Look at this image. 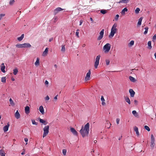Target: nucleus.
I'll list each match as a JSON object with an SVG mask.
<instances>
[{"mask_svg":"<svg viewBox=\"0 0 156 156\" xmlns=\"http://www.w3.org/2000/svg\"><path fill=\"white\" fill-rule=\"evenodd\" d=\"M89 127L90 124L88 122L85 125L84 127L83 126H82L80 132L83 137L88 135L89 131Z\"/></svg>","mask_w":156,"mask_h":156,"instance_id":"nucleus-1","label":"nucleus"},{"mask_svg":"<svg viewBox=\"0 0 156 156\" xmlns=\"http://www.w3.org/2000/svg\"><path fill=\"white\" fill-rule=\"evenodd\" d=\"M49 126H45L43 128L44 133L43 137L46 136L49 133Z\"/></svg>","mask_w":156,"mask_h":156,"instance_id":"nucleus-2","label":"nucleus"},{"mask_svg":"<svg viewBox=\"0 0 156 156\" xmlns=\"http://www.w3.org/2000/svg\"><path fill=\"white\" fill-rule=\"evenodd\" d=\"M111 45L109 43H107L103 47V49L105 50V52H108L111 48Z\"/></svg>","mask_w":156,"mask_h":156,"instance_id":"nucleus-3","label":"nucleus"},{"mask_svg":"<svg viewBox=\"0 0 156 156\" xmlns=\"http://www.w3.org/2000/svg\"><path fill=\"white\" fill-rule=\"evenodd\" d=\"M100 57L101 56L100 55H98L96 57L94 65V66L95 69H97L98 68V66L99 65V60Z\"/></svg>","mask_w":156,"mask_h":156,"instance_id":"nucleus-4","label":"nucleus"},{"mask_svg":"<svg viewBox=\"0 0 156 156\" xmlns=\"http://www.w3.org/2000/svg\"><path fill=\"white\" fill-rule=\"evenodd\" d=\"M117 29H113V28H112L111 30V32L110 34L109 35V37L110 38H112L113 37L114 34L116 33Z\"/></svg>","mask_w":156,"mask_h":156,"instance_id":"nucleus-5","label":"nucleus"},{"mask_svg":"<svg viewBox=\"0 0 156 156\" xmlns=\"http://www.w3.org/2000/svg\"><path fill=\"white\" fill-rule=\"evenodd\" d=\"M104 29H103L100 31L99 33L100 35L97 38L98 40H100L102 38L104 34Z\"/></svg>","mask_w":156,"mask_h":156,"instance_id":"nucleus-6","label":"nucleus"},{"mask_svg":"<svg viewBox=\"0 0 156 156\" xmlns=\"http://www.w3.org/2000/svg\"><path fill=\"white\" fill-rule=\"evenodd\" d=\"M91 74L90 70H88V72L87 73L86 76L85 77V80L86 81H88L90 80V77Z\"/></svg>","mask_w":156,"mask_h":156,"instance_id":"nucleus-7","label":"nucleus"},{"mask_svg":"<svg viewBox=\"0 0 156 156\" xmlns=\"http://www.w3.org/2000/svg\"><path fill=\"white\" fill-rule=\"evenodd\" d=\"M63 10V9L60 7H58L54 10V13L55 15H56L60 11Z\"/></svg>","mask_w":156,"mask_h":156,"instance_id":"nucleus-8","label":"nucleus"},{"mask_svg":"<svg viewBox=\"0 0 156 156\" xmlns=\"http://www.w3.org/2000/svg\"><path fill=\"white\" fill-rule=\"evenodd\" d=\"M71 132L75 136H77L78 133L75 129L71 127L70 128Z\"/></svg>","mask_w":156,"mask_h":156,"instance_id":"nucleus-9","label":"nucleus"},{"mask_svg":"<svg viewBox=\"0 0 156 156\" xmlns=\"http://www.w3.org/2000/svg\"><path fill=\"white\" fill-rule=\"evenodd\" d=\"M10 125L9 122L7 123V125L3 127V130L4 132H7L8 130L9 127Z\"/></svg>","mask_w":156,"mask_h":156,"instance_id":"nucleus-10","label":"nucleus"},{"mask_svg":"<svg viewBox=\"0 0 156 156\" xmlns=\"http://www.w3.org/2000/svg\"><path fill=\"white\" fill-rule=\"evenodd\" d=\"M129 92L130 94V96L131 97H133L135 94V92L132 89H130L129 90Z\"/></svg>","mask_w":156,"mask_h":156,"instance_id":"nucleus-11","label":"nucleus"},{"mask_svg":"<svg viewBox=\"0 0 156 156\" xmlns=\"http://www.w3.org/2000/svg\"><path fill=\"white\" fill-rule=\"evenodd\" d=\"M5 66H4V64L3 63H2L1 64V70L2 72L3 73H5Z\"/></svg>","mask_w":156,"mask_h":156,"instance_id":"nucleus-12","label":"nucleus"},{"mask_svg":"<svg viewBox=\"0 0 156 156\" xmlns=\"http://www.w3.org/2000/svg\"><path fill=\"white\" fill-rule=\"evenodd\" d=\"M15 116L17 119H19L20 118V115L18 110L16 111L15 114Z\"/></svg>","mask_w":156,"mask_h":156,"instance_id":"nucleus-13","label":"nucleus"},{"mask_svg":"<svg viewBox=\"0 0 156 156\" xmlns=\"http://www.w3.org/2000/svg\"><path fill=\"white\" fill-rule=\"evenodd\" d=\"M39 110L42 115L44 114V110L42 106H41L39 107Z\"/></svg>","mask_w":156,"mask_h":156,"instance_id":"nucleus-14","label":"nucleus"},{"mask_svg":"<svg viewBox=\"0 0 156 156\" xmlns=\"http://www.w3.org/2000/svg\"><path fill=\"white\" fill-rule=\"evenodd\" d=\"M25 113L27 114H28L30 112L29 107L27 106H26L25 107Z\"/></svg>","mask_w":156,"mask_h":156,"instance_id":"nucleus-15","label":"nucleus"},{"mask_svg":"<svg viewBox=\"0 0 156 156\" xmlns=\"http://www.w3.org/2000/svg\"><path fill=\"white\" fill-rule=\"evenodd\" d=\"M127 11H128V9L126 7H125L122 10L121 13L122 15H124L125 14V12Z\"/></svg>","mask_w":156,"mask_h":156,"instance_id":"nucleus-16","label":"nucleus"},{"mask_svg":"<svg viewBox=\"0 0 156 156\" xmlns=\"http://www.w3.org/2000/svg\"><path fill=\"white\" fill-rule=\"evenodd\" d=\"M31 47V45L29 43H24L23 44V48H29Z\"/></svg>","mask_w":156,"mask_h":156,"instance_id":"nucleus-17","label":"nucleus"},{"mask_svg":"<svg viewBox=\"0 0 156 156\" xmlns=\"http://www.w3.org/2000/svg\"><path fill=\"white\" fill-rule=\"evenodd\" d=\"M39 119V122L40 123H43L44 125H46L48 123V122H46V121L42 119H41L40 118Z\"/></svg>","mask_w":156,"mask_h":156,"instance_id":"nucleus-18","label":"nucleus"},{"mask_svg":"<svg viewBox=\"0 0 156 156\" xmlns=\"http://www.w3.org/2000/svg\"><path fill=\"white\" fill-rule=\"evenodd\" d=\"M134 130L136 132V133L137 136H139V133L138 131V129L136 126L134 127Z\"/></svg>","mask_w":156,"mask_h":156,"instance_id":"nucleus-19","label":"nucleus"},{"mask_svg":"<svg viewBox=\"0 0 156 156\" xmlns=\"http://www.w3.org/2000/svg\"><path fill=\"white\" fill-rule=\"evenodd\" d=\"M132 113L135 117H138L139 115H138V113L136 112V111H135V110L133 111L132 112Z\"/></svg>","mask_w":156,"mask_h":156,"instance_id":"nucleus-20","label":"nucleus"},{"mask_svg":"<svg viewBox=\"0 0 156 156\" xmlns=\"http://www.w3.org/2000/svg\"><path fill=\"white\" fill-rule=\"evenodd\" d=\"M125 100L130 105V104L131 102H130V100L128 97H125Z\"/></svg>","mask_w":156,"mask_h":156,"instance_id":"nucleus-21","label":"nucleus"},{"mask_svg":"<svg viewBox=\"0 0 156 156\" xmlns=\"http://www.w3.org/2000/svg\"><path fill=\"white\" fill-rule=\"evenodd\" d=\"M48 48H45L44 51L43 52V56H45L46 55L48 54Z\"/></svg>","mask_w":156,"mask_h":156,"instance_id":"nucleus-22","label":"nucleus"},{"mask_svg":"<svg viewBox=\"0 0 156 156\" xmlns=\"http://www.w3.org/2000/svg\"><path fill=\"white\" fill-rule=\"evenodd\" d=\"M129 79L132 82H134L136 81L135 78L134 77L131 76H129Z\"/></svg>","mask_w":156,"mask_h":156,"instance_id":"nucleus-23","label":"nucleus"},{"mask_svg":"<svg viewBox=\"0 0 156 156\" xmlns=\"http://www.w3.org/2000/svg\"><path fill=\"white\" fill-rule=\"evenodd\" d=\"M24 37V34H23L21 35L20 37L17 38V40L19 41H21L23 39Z\"/></svg>","mask_w":156,"mask_h":156,"instance_id":"nucleus-24","label":"nucleus"},{"mask_svg":"<svg viewBox=\"0 0 156 156\" xmlns=\"http://www.w3.org/2000/svg\"><path fill=\"white\" fill-rule=\"evenodd\" d=\"M9 101L11 106H14L15 105V103L12 100L11 98H10Z\"/></svg>","mask_w":156,"mask_h":156,"instance_id":"nucleus-25","label":"nucleus"},{"mask_svg":"<svg viewBox=\"0 0 156 156\" xmlns=\"http://www.w3.org/2000/svg\"><path fill=\"white\" fill-rule=\"evenodd\" d=\"M0 155L1 156H5V153L3 150H0Z\"/></svg>","mask_w":156,"mask_h":156,"instance_id":"nucleus-26","label":"nucleus"},{"mask_svg":"<svg viewBox=\"0 0 156 156\" xmlns=\"http://www.w3.org/2000/svg\"><path fill=\"white\" fill-rule=\"evenodd\" d=\"M16 46L18 48H23V44H17L16 45Z\"/></svg>","mask_w":156,"mask_h":156,"instance_id":"nucleus-27","label":"nucleus"},{"mask_svg":"<svg viewBox=\"0 0 156 156\" xmlns=\"http://www.w3.org/2000/svg\"><path fill=\"white\" fill-rule=\"evenodd\" d=\"M34 64L36 66L39 65V58H37L36 61Z\"/></svg>","mask_w":156,"mask_h":156,"instance_id":"nucleus-28","label":"nucleus"},{"mask_svg":"<svg viewBox=\"0 0 156 156\" xmlns=\"http://www.w3.org/2000/svg\"><path fill=\"white\" fill-rule=\"evenodd\" d=\"M142 17H140L138 21V22L137 25H140L141 24L142 21Z\"/></svg>","mask_w":156,"mask_h":156,"instance_id":"nucleus-29","label":"nucleus"},{"mask_svg":"<svg viewBox=\"0 0 156 156\" xmlns=\"http://www.w3.org/2000/svg\"><path fill=\"white\" fill-rule=\"evenodd\" d=\"M147 44L148 46V48L149 49H151L152 48L151 41H149L147 43Z\"/></svg>","mask_w":156,"mask_h":156,"instance_id":"nucleus-30","label":"nucleus"},{"mask_svg":"<svg viewBox=\"0 0 156 156\" xmlns=\"http://www.w3.org/2000/svg\"><path fill=\"white\" fill-rule=\"evenodd\" d=\"M151 144L150 145L152 149H153L154 148V146L155 145L154 141H151Z\"/></svg>","mask_w":156,"mask_h":156,"instance_id":"nucleus-31","label":"nucleus"},{"mask_svg":"<svg viewBox=\"0 0 156 156\" xmlns=\"http://www.w3.org/2000/svg\"><path fill=\"white\" fill-rule=\"evenodd\" d=\"M13 74L14 75H16L17 73L18 72V69L17 68H15L13 69Z\"/></svg>","mask_w":156,"mask_h":156,"instance_id":"nucleus-32","label":"nucleus"},{"mask_svg":"<svg viewBox=\"0 0 156 156\" xmlns=\"http://www.w3.org/2000/svg\"><path fill=\"white\" fill-rule=\"evenodd\" d=\"M61 50L62 52H64L65 51V45H62V48Z\"/></svg>","mask_w":156,"mask_h":156,"instance_id":"nucleus-33","label":"nucleus"},{"mask_svg":"<svg viewBox=\"0 0 156 156\" xmlns=\"http://www.w3.org/2000/svg\"><path fill=\"white\" fill-rule=\"evenodd\" d=\"M100 12L102 14H104L107 12V11L105 9H102L100 10Z\"/></svg>","mask_w":156,"mask_h":156,"instance_id":"nucleus-34","label":"nucleus"},{"mask_svg":"<svg viewBox=\"0 0 156 156\" xmlns=\"http://www.w3.org/2000/svg\"><path fill=\"white\" fill-rule=\"evenodd\" d=\"M134 41H133L132 40L130 41L129 43V46H131L134 45Z\"/></svg>","mask_w":156,"mask_h":156,"instance_id":"nucleus-35","label":"nucleus"},{"mask_svg":"<svg viewBox=\"0 0 156 156\" xmlns=\"http://www.w3.org/2000/svg\"><path fill=\"white\" fill-rule=\"evenodd\" d=\"M144 128L146 130H147L148 132L150 131V128L147 126H144Z\"/></svg>","mask_w":156,"mask_h":156,"instance_id":"nucleus-36","label":"nucleus"},{"mask_svg":"<svg viewBox=\"0 0 156 156\" xmlns=\"http://www.w3.org/2000/svg\"><path fill=\"white\" fill-rule=\"evenodd\" d=\"M31 121L32 122V124L33 125H37L38 124V123L37 122H35V121L34 119H32Z\"/></svg>","mask_w":156,"mask_h":156,"instance_id":"nucleus-37","label":"nucleus"},{"mask_svg":"<svg viewBox=\"0 0 156 156\" xmlns=\"http://www.w3.org/2000/svg\"><path fill=\"white\" fill-rule=\"evenodd\" d=\"M15 1V0H11L9 1V4L10 5H12L14 3Z\"/></svg>","mask_w":156,"mask_h":156,"instance_id":"nucleus-38","label":"nucleus"},{"mask_svg":"<svg viewBox=\"0 0 156 156\" xmlns=\"http://www.w3.org/2000/svg\"><path fill=\"white\" fill-rule=\"evenodd\" d=\"M1 81L3 83H5L6 82L5 77H2L1 78Z\"/></svg>","mask_w":156,"mask_h":156,"instance_id":"nucleus-39","label":"nucleus"},{"mask_svg":"<svg viewBox=\"0 0 156 156\" xmlns=\"http://www.w3.org/2000/svg\"><path fill=\"white\" fill-rule=\"evenodd\" d=\"M140 10V9L139 8H137L135 10V12L137 14V13H139Z\"/></svg>","mask_w":156,"mask_h":156,"instance_id":"nucleus-40","label":"nucleus"},{"mask_svg":"<svg viewBox=\"0 0 156 156\" xmlns=\"http://www.w3.org/2000/svg\"><path fill=\"white\" fill-rule=\"evenodd\" d=\"M151 141H155V139L153 134L151 135Z\"/></svg>","mask_w":156,"mask_h":156,"instance_id":"nucleus-41","label":"nucleus"},{"mask_svg":"<svg viewBox=\"0 0 156 156\" xmlns=\"http://www.w3.org/2000/svg\"><path fill=\"white\" fill-rule=\"evenodd\" d=\"M66 149H63L62 150V153L63 155H65L66 154Z\"/></svg>","mask_w":156,"mask_h":156,"instance_id":"nucleus-42","label":"nucleus"},{"mask_svg":"<svg viewBox=\"0 0 156 156\" xmlns=\"http://www.w3.org/2000/svg\"><path fill=\"white\" fill-rule=\"evenodd\" d=\"M119 16L118 14H117L115 17V20L116 21H117L118 20L119 18Z\"/></svg>","mask_w":156,"mask_h":156,"instance_id":"nucleus-43","label":"nucleus"},{"mask_svg":"<svg viewBox=\"0 0 156 156\" xmlns=\"http://www.w3.org/2000/svg\"><path fill=\"white\" fill-rule=\"evenodd\" d=\"M79 29H77L76 30V36L78 37H79Z\"/></svg>","mask_w":156,"mask_h":156,"instance_id":"nucleus-44","label":"nucleus"},{"mask_svg":"<svg viewBox=\"0 0 156 156\" xmlns=\"http://www.w3.org/2000/svg\"><path fill=\"white\" fill-rule=\"evenodd\" d=\"M129 1V0H122L123 3H127Z\"/></svg>","mask_w":156,"mask_h":156,"instance_id":"nucleus-45","label":"nucleus"},{"mask_svg":"<svg viewBox=\"0 0 156 156\" xmlns=\"http://www.w3.org/2000/svg\"><path fill=\"white\" fill-rule=\"evenodd\" d=\"M117 24L116 23H115L113 25V26L112 28H113V29H117L116 28V27H117Z\"/></svg>","mask_w":156,"mask_h":156,"instance_id":"nucleus-46","label":"nucleus"},{"mask_svg":"<svg viewBox=\"0 0 156 156\" xmlns=\"http://www.w3.org/2000/svg\"><path fill=\"white\" fill-rule=\"evenodd\" d=\"M105 61L107 65H109L110 63V61L109 60L106 59V60Z\"/></svg>","mask_w":156,"mask_h":156,"instance_id":"nucleus-47","label":"nucleus"},{"mask_svg":"<svg viewBox=\"0 0 156 156\" xmlns=\"http://www.w3.org/2000/svg\"><path fill=\"white\" fill-rule=\"evenodd\" d=\"M101 100L102 102L105 101V100L104 98V97L103 96H101Z\"/></svg>","mask_w":156,"mask_h":156,"instance_id":"nucleus-48","label":"nucleus"},{"mask_svg":"<svg viewBox=\"0 0 156 156\" xmlns=\"http://www.w3.org/2000/svg\"><path fill=\"white\" fill-rule=\"evenodd\" d=\"M120 121V119L119 118H117L116 119V123L117 124H119V122Z\"/></svg>","mask_w":156,"mask_h":156,"instance_id":"nucleus-49","label":"nucleus"},{"mask_svg":"<svg viewBox=\"0 0 156 156\" xmlns=\"http://www.w3.org/2000/svg\"><path fill=\"white\" fill-rule=\"evenodd\" d=\"M153 41L154 40H156V34H155L154 35V36H153Z\"/></svg>","mask_w":156,"mask_h":156,"instance_id":"nucleus-50","label":"nucleus"},{"mask_svg":"<svg viewBox=\"0 0 156 156\" xmlns=\"http://www.w3.org/2000/svg\"><path fill=\"white\" fill-rule=\"evenodd\" d=\"M49 99V97L48 95H47L45 98V100L48 101V100Z\"/></svg>","mask_w":156,"mask_h":156,"instance_id":"nucleus-51","label":"nucleus"},{"mask_svg":"<svg viewBox=\"0 0 156 156\" xmlns=\"http://www.w3.org/2000/svg\"><path fill=\"white\" fill-rule=\"evenodd\" d=\"M24 141L26 143V144H27V142L28 141V139L27 138H24Z\"/></svg>","mask_w":156,"mask_h":156,"instance_id":"nucleus-52","label":"nucleus"},{"mask_svg":"<svg viewBox=\"0 0 156 156\" xmlns=\"http://www.w3.org/2000/svg\"><path fill=\"white\" fill-rule=\"evenodd\" d=\"M25 149H23V151L21 153V154L23 155H24L25 154Z\"/></svg>","mask_w":156,"mask_h":156,"instance_id":"nucleus-53","label":"nucleus"},{"mask_svg":"<svg viewBox=\"0 0 156 156\" xmlns=\"http://www.w3.org/2000/svg\"><path fill=\"white\" fill-rule=\"evenodd\" d=\"M5 16V14H0V20L1 19V18L2 17L4 16Z\"/></svg>","mask_w":156,"mask_h":156,"instance_id":"nucleus-54","label":"nucleus"},{"mask_svg":"<svg viewBox=\"0 0 156 156\" xmlns=\"http://www.w3.org/2000/svg\"><path fill=\"white\" fill-rule=\"evenodd\" d=\"M83 22V20H80V25H81Z\"/></svg>","mask_w":156,"mask_h":156,"instance_id":"nucleus-55","label":"nucleus"},{"mask_svg":"<svg viewBox=\"0 0 156 156\" xmlns=\"http://www.w3.org/2000/svg\"><path fill=\"white\" fill-rule=\"evenodd\" d=\"M116 3H122V0H121L119 2H117Z\"/></svg>","mask_w":156,"mask_h":156,"instance_id":"nucleus-56","label":"nucleus"},{"mask_svg":"<svg viewBox=\"0 0 156 156\" xmlns=\"http://www.w3.org/2000/svg\"><path fill=\"white\" fill-rule=\"evenodd\" d=\"M48 83H48V81L47 80H46L45 81V84L46 85H48Z\"/></svg>","mask_w":156,"mask_h":156,"instance_id":"nucleus-57","label":"nucleus"},{"mask_svg":"<svg viewBox=\"0 0 156 156\" xmlns=\"http://www.w3.org/2000/svg\"><path fill=\"white\" fill-rule=\"evenodd\" d=\"M134 102L135 104V105H137L138 101L136 100H134Z\"/></svg>","mask_w":156,"mask_h":156,"instance_id":"nucleus-58","label":"nucleus"},{"mask_svg":"<svg viewBox=\"0 0 156 156\" xmlns=\"http://www.w3.org/2000/svg\"><path fill=\"white\" fill-rule=\"evenodd\" d=\"M147 32H148V30H145V31H144V34H146L147 33Z\"/></svg>","mask_w":156,"mask_h":156,"instance_id":"nucleus-59","label":"nucleus"},{"mask_svg":"<svg viewBox=\"0 0 156 156\" xmlns=\"http://www.w3.org/2000/svg\"><path fill=\"white\" fill-rule=\"evenodd\" d=\"M144 29L145 30H148V27L147 26V27H146L145 28H144Z\"/></svg>","mask_w":156,"mask_h":156,"instance_id":"nucleus-60","label":"nucleus"},{"mask_svg":"<svg viewBox=\"0 0 156 156\" xmlns=\"http://www.w3.org/2000/svg\"><path fill=\"white\" fill-rule=\"evenodd\" d=\"M105 105V101L102 102V105Z\"/></svg>","mask_w":156,"mask_h":156,"instance_id":"nucleus-61","label":"nucleus"},{"mask_svg":"<svg viewBox=\"0 0 156 156\" xmlns=\"http://www.w3.org/2000/svg\"><path fill=\"white\" fill-rule=\"evenodd\" d=\"M53 40V38H51L49 39V42H51Z\"/></svg>","mask_w":156,"mask_h":156,"instance_id":"nucleus-62","label":"nucleus"},{"mask_svg":"<svg viewBox=\"0 0 156 156\" xmlns=\"http://www.w3.org/2000/svg\"><path fill=\"white\" fill-rule=\"evenodd\" d=\"M58 96V95H57L55 96L54 98L55 99L57 100V99Z\"/></svg>","mask_w":156,"mask_h":156,"instance_id":"nucleus-63","label":"nucleus"},{"mask_svg":"<svg viewBox=\"0 0 156 156\" xmlns=\"http://www.w3.org/2000/svg\"><path fill=\"white\" fill-rule=\"evenodd\" d=\"M122 136H120V137H119V140H120L122 138Z\"/></svg>","mask_w":156,"mask_h":156,"instance_id":"nucleus-64","label":"nucleus"}]
</instances>
